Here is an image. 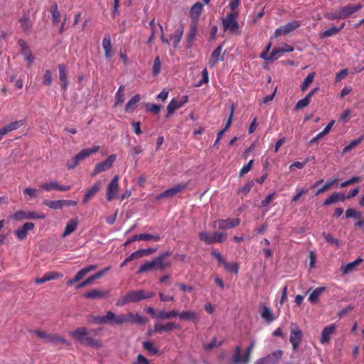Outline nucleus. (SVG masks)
I'll list each match as a JSON object with an SVG mask.
<instances>
[{"instance_id": "obj_1", "label": "nucleus", "mask_w": 364, "mask_h": 364, "mask_svg": "<svg viewBox=\"0 0 364 364\" xmlns=\"http://www.w3.org/2000/svg\"><path fill=\"white\" fill-rule=\"evenodd\" d=\"M147 321L146 318L139 314L129 312L116 315L113 311H108L105 316H94L89 320V322L97 325H117L122 326L125 323L142 324Z\"/></svg>"}, {"instance_id": "obj_2", "label": "nucleus", "mask_w": 364, "mask_h": 364, "mask_svg": "<svg viewBox=\"0 0 364 364\" xmlns=\"http://www.w3.org/2000/svg\"><path fill=\"white\" fill-rule=\"evenodd\" d=\"M70 336L78 341L82 345L99 348L102 346L100 341L88 336V330L86 327H80L70 332Z\"/></svg>"}, {"instance_id": "obj_3", "label": "nucleus", "mask_w": 364, "mask_h": 364, "mask_svg": "<svg viewBox=\"0 0 364 364\" xmlns=\"http://www.w3.org/2000/svg\"><path fill=\"white\" fill-rule=\"evenodd\" d=\"M33 333L37 337L42 338L45 343H50L53 346L60 343L70 345V343L59 334L46 333V332L40 330H35Z\"/></svg>"}, {"instance_id": "obj_4", "label": "nucleus", "mask_w": 364, "mask_h": 364, "mask_svg": "<svg viewBox=\"0 0 364 364\" xmlns=\"http://www.w3.org/2000/svg\"><path fill=\"white\" fill-rule=\"evenodd\" d=\"M238 12H230L222 19V25L224 31H228L231 33H236L239 29L237 21Z\"/></svg>"}, {"instance_id": "obj_5", "label": "nucleus", "mask_w": 364, "mask_h": 364, "mask_svg": "<svg viewBox=\"0 0 364 364\" xmlns=\"http://www.w3.org/2000/svg\"><path fill=\"white\" fill-rule=\"evenodd\" d=\"M46 215L36 211L17 210L9 217L10 219L21 221L23 220L44 219Z\"/></svg>"}, {"instance_id": "obj_6", "label": "nucleus", "mask_w": 364, "mask_h": 364, "mask_svg": "<svg viewBox=\"0 0 364 364\" xmlns=\"http://www.w3.org/2000/svg\"><path fill=\"white\" fill-rule=\"evenodd\" d=\"M128 296V300L130 303H136L141 300L148 299L153 298L155 296V293L153 291H146L144 289L132 290L127 293Z\"/></svg>"}, {"instance_id": "obj_7", "label": "nucleus", "mask_w": 364, "mask_h": 364, "mask_svg": "<svg viewBox=\"0 0 364 364\" xmlns=\"http://www.w3.org/2000/svg\"><path fill=\"white\" fill-rule=\"evenodd\" d=\"M116 159L117 155L111 154L110 156H108V158L106 160L97 164L95 166V168L90 173V176L95 177L96 175L110 169L112 167L113 164L114 163Z\"/></svg>"}, {"instance_id": "obj_8", "label": "nucleus", "mask_w": 364, "mask_h": 364, "mask_svg": "<svg viewBox=\"0 0 364 364\" xmlns=\"http://www.w3.org/2000/svg\"><path fill=\"white\" fill-rule=\"evenodd\" d=\"M284 351L282 350H277L267 356L258 359L255 364H278L282 359Z\"/></svg>"}, {"instance_id": "obj_9", "label": "nucleus", "mask_w": 364, "mask_h": 364, "mask_svg": "<svg viewBox=\"0 0 364 364\" xmlns=\"http://www.w3.org/2000/svg\"><path fill=\"white\" fill-rule=\"evenodd\" d=\"M241 220L239 218H227L214 221L211 225L215 228H216V224H218V229L224 230L238 226Z\"/></svg>"}, {"instance_id": "obj_10", "label": "nucleus", "mask_w": 364, "mask_h": 364, "mask_svg": "<svg viewBox=\"0 0 364 364\" xmlns=\"http://www.w3.org/2000/svg\"><path fill=\"white\" fill-rule=\"evenodd\" d=\"M188 187L187 183H181L177 185H175L171 188H168L164 191L163 193H160L159 196H156V200H160L165 198H172L176 194L182 192L183 191L186 190Z\"/></svg>"}, {"instance_id": "obj_11", "label": "nucleus", "mask_w": 364, "mask_h": 364, "mask_svg": "<svg viewBox=\"0 0 364 364\" xmlns=\"http://www.w3.org/2000/svg\"><path fill=\"white\" fill-rule=\"evenodd\" d=\"M301 25V23L299 21H292L291 22L277 28L274 32V37L277 38L281 35H287L299 28Z\"/></svg>"}, {"instance_id": "obj_12", "label": "nucleus", "mask_w": 364, "mask_h": 364, "mask_svg": "<svg viewBox=\"0 0 364 364\" xmlns=\"http://www.w3.org/2000/svg\"><path fill=\"white\" fill-rule=\"evenodd\" d=\"M171 254V252L170 251H167L161 254L158 257H154L153 259L155 263L156 268L164 270L170 267L172 263L170 259H167L166 258L170 256Z\"/></svg>"}, {"instance_id": "obj_13", "label": "nucleus", "mask_w": 364, "mask_h": 364, "mask_svg": "<svg viewBox=\"0 0 364 364\" xmlns=\"http://www.w3.org/2000/svg\"><path fill=\"white\" fill-rule=\"evenodd\" d=\"M119 191V177L115 176L107 188L106 197L108 201L112 200Z\"/></svg>"}, {"instance_id": "obj_14", "label": "nucleus", "mask_w": 364, "mask_h": 364, "mask_svg": "<svg viewBox=\"0 0 364 364\" xmlns=\"http://www.w3.org/2000/svg\"><path fill=\"white\" fill-rule=\"evenodd\" d=\"M41 188L46 191H50L52 190H56L59 191H68L70 190L71 187L70 186L60 185L57 181H52L47 183H42L40 184Z\"/></svg>"}, {"instance_id": "obj_15", "label": "nucleus", "mask_w": 364, "mask_h": 364, "mask_svg": "<svg viewBox=\"0 0 364 364\" xmlns=\"http://www.w3.org/2000/svg\"><path fill=\"white\" fill-rule=\"evenodd\" d=\"M97 266L95 264L89 265L82 269H80L77 273L75 274V276L71 279L67 281V285L68 286H72L75 283L79 282L81 280L87 273L90 272L97 269Z\"/></svg>"}, {"instance_id": "obj_16", "label": "nucleus", "mask_w": 364, "mask_h": 364, "mask_svg": "<svg viewBox=\"0 0 364 364\" xmlns=\"http://www.w3.org/2000/svg\"><path fill=\"white\" fill-rule=\"evenodd\" d=\"M187 96L183 97V99H181V100L173 99L167 106V115L166 117L168 118L176 109L183 106L187 102Z\"/></svg>"}, {"instance_id": "obj_17", "label": "nucleus", "mask_w": 364, "mask_h": 364, "mask_svg": "<svg viewBox=\"0 0 364 364\" xmlns=\"http://www.w3.org/2000/svg\"><path fill=\"white\" fill-rule=\"evenodd\" d=\"M336 328L335 324L326 326L321 332L320 343L323 345L328 344L332 335L335 333Z\"/></svg>"}, {"instance_id": "obj_18", "label": "nucleus", "mask_w": 364, "mask_h": 364, "mask_svg": "<svg viewBox=\"0 0 364 364\" xmlns=\"http://www.w3.org/2000/svg\"><path fill=\"white\" fill-rule=\"evenodd\" d=\"M363 8L361 4H348L340 9V12L343 19L347 18L353 14L357 12Z\"/></svg>"}, {"instance_id": "obj_19", "label": "nucleus", "mask_w": 364, "mask_h": 364, "mask_svg": "<svg viewBox=\"0 0 364 364\" xmlns=\"http://www.w3.org/2000/svg\"><path fill=\"white\" fill-rule=\"evenodd\" d=\"M58 71L60 88L61 90L65 92L68 87V72L65 65L64 64H60L58 65Z\"/></svg>"}, {"instance_id": "obj_20", "label": "nucleus", "mask_w": 364, "mask_h": 364, "mask_svg": "<svg viewBox=\"0 0 364 364\" xmlns=\"http://www.w3.org/2000/svg\"><path fill=\"white\" fill-rule=\"evenodd\" d=\"M181 326L175 322H168L165 324L156 323L154 326V331L156 333L171 332L175 329H180Z\"/></svg>"}, {"instance_id": "obj_21", "label": "nucleus", "mask_w": 364, "mask_h": 364, "mask_svg": "<svg viewBox=\"0 0 364 364\" xmlns=\"http://www.w3.org/2000/svg\"><path fill=\"white\" fill-rule=\"evenodd\" d=\"M34 227V223L31 222L26 223L22 227L15 230V235L19 240H23L26 237L28 232L33 230Z\"/></svg>"}, {"instance_id": "obj_22", "label": "nucleus", "mask_w": 364, "mask_h": 364, "mask_svg": "<svg viewBox=\"0 0 364 364\" xmlns=\"http://www.w3.org/2000/svg\"><path fill=\"white\" fill-rule=\"evenodd\" d=\"M302 338V332L298 328L291 329V333L289 337V341L292 345L294 350H296L300 344Z\"/></svg>"}, {"instance_id": "obj_23", "label": "nucleus", "mask_w": 364, "mask_h": 364, "mask_svg": "<svg viewBox=\"0 0 364 364\" xmlns=\"http://www.w3.org/2000/svg\"><path fill=\"white\" fill-rule=\"evenodd\" d=\"M294 50V47L292 46H290L287 43H285L283 47H279V48H274L269 56V59L270 60H274L277 59L279 57H280V54L285 53V52H292Z\"/></svg>"}, {"instance_id": "obj_24", "label": "nucleus", "mask_w": 364, "mask_h": 364, "mask_svg": "<svg viewBox=\"0 0 364 364\" xmlns=\"http://www.w3.org/2000/svg\"><path fill=\"white\" fill-rule=\"evenodd\" d=\"M178 316L181 320L189 321L195 323H197L200 319L199 314L194 311H183L178 314Z\"/></svg>"}, {"instance_id": "obj_25", "label": "nucleus", "mask_w": 364, "mask_h": 364, "mask_svg": "<svg viewBox=\"0 0 364 364\" xmlns=\"http://www.w3.org/2000/svg\"><path fill=\"white\" fill-rule=\"evenodd\" d=\"M223 45L218 46L211 53L209 65L210 67L216 65L220 60H224V55L222 54Z\"/></svg>"}, {"instance_id": "obj_26", "label": "nucleus", "mask_w": 364, "mask_h": 364, "mask_svg": "<svg viewBox=\"0 0 364 364\" xmlns=\"http://www.w3.org/2000/svg\"><path fill=\"white\" fill-rule=\"evenodd\" d=\"M101 187L102 182L100 181H97L94 183V185L91 188H90L84 195L82 203H87L100 190Z\"/></svg>"}, {"instance_id": "obj_27", "label": "nucleus", "mask_w": 364, "mask_h": 364, "mask_svg": "<svg viewBox=\"0 0 364 364\" xmlns=\"http://www.w3.org/2000/svg\"><path fill=\"white\" fill-rule=\"evenodd\" d=\"M318 90H319L318 87L314 88L313 90H311L309 92V93L304 98L299 100L295 105V107H294L295 110L301 109L306 107V106H308L309 104L310 103L312 96L316 92H317L318 91Z\"/></svg>"}, {"instance_id": "obj_28", "label": "nucleus", "mask_w": 364, "mask_h": 364, "mask_svg": "<svg viewBox=\"0 0 364 364\" xmlns=\"http://www.w3.org/2000/svg\"><path fill=\"white\" fill-rule=\"evenodd\" d=\"M344 200L345 195L343 193L334 192L323 201V205L328 206L338 201L343 202Z\"/></svg>"}, {"instance_id": "obj_29", "label": "nucleus", "mask_w": 364, "mask_h": 364, "mask_svg": "<svg viewBox=\"0 0 364 364\" xmlns=\"http://www.w3.org/2000/svg\"><path fill=\"white\" fill-rule=\"evenodd\" d=\"M100 149V146H94L91 148L83 149L76 154V159H79L80 161H82L89 157L91 154L97 153Z\"/></svg>"}, {"instance_id": "obj_30", "label": "nucleus", "mask_w": 364, "mask_h": 364, "mask_svg": "<svg viewBox=\"0 0 364 364\" xmlns=\"http://www.w3.org/2000/svg\"><path fill=\"white\" fill-rule=\"evenodd\" d=\"M334 123L335 121L331 120L321 132H319L316 136H314L309 141V144L310 145L314 144L318 141L324 137L326 134H328L330 132L331 129H332V127L333 126Z\"/></svg>"}, {"instance_id": "obj_31", "label": "nucleus", "mask_w": 364, "mask_h": 364, "mask_svg": "<svg viewBox=\"0 0 364 364\" xmlns=\"http://www.w3.org/2000/svg\"><path fill=\"white\" fill-rule=\"evenodd\" d=\"M203 5L200 2H197L192 6L190 10V16L193 21H198L201 14Z\"/></svg>"}, {"instance_id": "obj_32", "label": "nucleus", "mask_w": 364, "mask_h": 364, "mask_svg": "<svg viewBox=\"0 0 364 364\" xmlns=\"http://www.w3.org/2000/svg\"><path fill=\"white\" fill-rule=\"evenodd\" d=\"M102 47L105 50V58H109L113 54L110 36H107L103 38Z\"/></svg>"}, {"instance_id": "obj_33", "label": "nucleus", "mask_w": 364, "mask_h": 364, "mask_svg": "<svg viewBox=\"0 0 364 364\" xmlns=\"http://www.w3.org/2000/svg\"><path fill=\"white\" fill-rule=\"evenodd\" d=\"M25 123H26V120L25 119L17 120V121L12 122L11 123L5 125L2 128L4 129L5 132L6 134H8L10 132H12V131L18 129V128H20L21 127L24 125Z\"/></svg>"}, {"instance_id": "obj_34", "label": "nucleus", "mask_w": 364, "mask_h": 364, "mask_svg": "<svg viewBox=\"0 0 364 364\" xmlns=\"http://www.w3.org/2000/svg\"><path fill=\"white\" fill-rule=\"evenodd\" d=\"M50 12L51 14L52 23L57 25L60 21V14L58 10V4L55 2L50 6Z\"/></svg>"}, {"instance_id": "obj_35", "label": "nucleus", "mask_w": 364, "mask_h": 364, "mask_svg": "<svg viewBox=\"0 0 364 364\" xmlns=\"http://www.w3.org/2000/svg\"><path fill=\"white\" fill-rule=\"evenodd\" d=\"M326 287H321L315 289L309 295V301L311 304H316L318 301L319 296L325 291Z\"/></svg>"}, {"instance_id": "obj_36", "label": "nucleus", "mask_w": 364, "mask_h": 364, "mask_svg": "<svg viewBox=\"0 0 364 364\" xmlns=\"http://www.w3.org/2000/svg\"><path fill=\"white\" fill-rule=\"evenodd\" d=\"M78 223L77 219H71L66 224L63 237H66L73 233L77 228Z\"/></svg>"}, {"instance_id": "obj_37", "label": "nucleus", "mask_w": 364, "mask_h": 364, "mask_svg": "<svg viewBox=\"0 0 364 364\" xmlns=\"http://www.w3.org/2000/svg\"><path fill=\"white\" fill-rule=\"evenodd\" d=\"M363 262L361 258H358L352 262H349L345 266H342L341 271L343 274H348L355 270V267Z\"/></svg>"}, {"instance_id": "obj_38", "label": "nucleus", "mask_w": 364, "mask_h": 364, "mask_svg": "<svg viewBox=\"0 0 364 364\" xmlns=\"http://www.w3.org/2000/svg\"><path fill=\"white\" fill-rule=\"evenodd\" d=\"M23 31L26 33H29L31 29L30 24V16L28 13L23 14V16L19 19Z\"/></svg>"}, {"instance_id": "obj_39", "label": "nucleus", "mask_w": 364, "mask_h": 364, "mask_svg": "<svg viewBox=\"0 0 364 364\" xmlns=\"http://www.w3.org/2000/svg\"><path fill=\"white\" fill-rule=\"evenodd\" d=\"M262 318L268 323H271L274 320L272 311L267 306H264L261 311Z\"/></svg>"}, {"instance_id": "obj_40", "label": "nucleus", "mask_w": 364, "mask_h": 364, "mask_svg": "<svg viewBox=\"0 0 364 364\" xmlns=\"http://www.w3.org/2000/svg\"><path fill=\"white\" fill-rule=\"evenodd\" d=\"M106 293L99 289H92L84 294L86 299H100L105 296Z\"/></svg>"}, {"instance_id": "obj_41", "label": "nucleus", "mask_w": 364, "mask_h": 364, "mask_svg": "<svg viewBox=\"0 0 364 364\" xmlns=\"http://www.w3.org/2000/svg\"><path fill=\"white\" fill-rule=\"evenodd\" d=\"M178 313L176 310H172L170 311H158V317L159 319L161 320H166L169 319L173 317L178 316Z\"/></svg>"}, {"instance_id": "obj_42", "label": "nucleus", "mask_w": 364, "mask_h": 364, "mask_svg": "<svg viewBox=\"0 0 364 364\" xmlns=\"http://www.w3.org/2000/svg\"><path fill=\"white\" fill-rule=\"evenodd\" d=\"M43 203V205H46L53 210H58V209L63 208L62 200H44Z\"/></svg>"}, {"instance_id": "obj_43", "label": "nucleus", "mask_w": 364, "mask_h": 364, "mask_svg": "<svg viewBox=\"0 0 364 364\" xmlns=\"http://www.w3.org/2000/svg\"><path fill=\"white\" fill-rule=\"evenodd\" d=\"M338 181V178H333V179H330V180H328L326 183L322 186L320 188H318L317 190V191L316 192L315 195L316 196H318L322 193H324L326 191H327L328 190H329L331 186L336 183V182Z\"/></svg>"}, {"instance_id": "obj_44", "label": "nucleus", "mask_w": 364, "mask_h": 364, "mask_svg": "<svg viewBox=\"0 0 364 364\" xmlns=\"http://www.w3.org/2000/svg\"><path fill=\"white\" fill-rule=\"evenodd\" d=\"M199 239L204 242L205 244L210 245L215 243L213 233L210 234L206 232H200L198 235Z\"/></svg>"}, {"instance_id": "obj_45", "label": "nucleus", "mask_w": 364, "mask_h": 364, "mask_svg": "<svg viewBox=\"0 0 364 364\" xmlns=\"http://www.w3.org/2000/svg\"><path fill=\"white\" fill-rule=\"evenodd\" d=\"M155 268H156L155 263L154 262V259H152L150 262H146L144 264H143L142 265H141L139 269L136 272V274H141L143 272L153 270Z\"/></svg>"}, {"instance_id": "obj_46", "label": "nucleus", "mask_w": 364, "mask_h": 364, "mask_svg": "<svg viewBox=\"0 0 364 364\" xmlns=\"http://www.w3.org/2000/svg\"><path fill=\"white\" fill-rule=\"evenodd\" d=\"M141 97L139 95H135L133 96L127 103L125 106L126 112H129L135 108L136 104L139 102Z\"/></svg>"}, {"instance_id": "obj_47", "label": "nucleus", "mask_w": 364, "mask_h": 364, "mask_svg": "<svg viewBox=\"0 0 364 364\" xmlns=\"http://www.w3.org/2000/svg\"><path fill=\"white\" fill-rule=\"evenodd\" d=\"M364 139V135L360 136L358 139L352 141L348 145L343 149V154L349 152L351 149L357 146Z\"/></svg>"}, {"instance_id": "obj_48", "label": "nucleus", "mask_w": 364, "mask_h": 364, "mask_svg": "<svg viewBox=\"0 0 364 364\" xmlns=\"http://www.w3.org/2000/svg\"><path fill=\"white\" fill-rule=\"evenodd\" d=\"M143 348L147 350L151 355H156L159 353V349L156 348L154 343L151 341H144L143 343Z\"/></svg>"}, {"instance_id": "obj_49", "label": "nucleus", "mask_w": 364, "mask_h": 364, "mask_svg": "<svg viewBox=\"0 0 364 364\" xmlns=\"http://www.w3.org/2000/svg\"><path fill=\"white\" fill-rule=\"evenodd\" d=\"M183 36V30L177 29L174 31L173 34L171 36V39L173 41V47L176 48L180 43Z\"/></svg>"}, {"instance_id": "obj_50", "label": "nucleus", "mask_w": 364, "mask_h": 364, "mask_svg": "<svg viewBox=\"0 0 364 364\" xmlns=\"http://www.w3.org/2000/svg\"><path fill=\"white\" fill-rule=\"evenodd\" d=\"M314 75V73H309L307 77L304 80L301 86V90L302 91L306 90L309 85L313 82Z\"/></svg>"}, {"instance_id": "obj_51", "label": "nucleus", "mask_w": 364, "mask_h": 364, "mask_svg": "<svg viewBox=\"0 0 364 364\" xmlns=\"http://www.w3.org/2000/svg\"><path fill=\"white\" fill-rule=\"evenodd\" d=\"M124 86H119L116 95H115V105L121 104L124 102Z\"/></svg>"}, {"instance_id": "obj_52", "label": "nucleus", "mask_w": 364, "mask_h": 364, "mask_svg": "<svg viewBox=\"0 0 364 364\" xmlns=\"http://www.w3.org/2000/svg\"><path fill=\"white\" fill-rule=\"evenodd\" d=\"M322 236L328 244H330L331 245H335L337 247L339 245L338 240L334 238L331 234L327 233L326 232H323Z\"/></svg>"}, {"instance_id": "obj_53", "label": "nucleus", "mask_w": 364, "mask_h": 364, "mask_svg": "<svg viewBox=\"0 0 364 364\" xmlns=\"http://www.w3.org/2000/svg\"><path fill=\"white\" fill-rule=\"evenodd\" d=\"M241 348L240 346H236L235 353L233 355V361L235 364H244V356L240 355Z\"/></svg>"}, {"instance_id": "obj_54", "label": "nucleus", "mask_w": 364, "mask_h": 364, "mask_svg": "<svg viewBox=\"0 0 364 364\" xmlns=\"http://www.w3.org/2000/svg\"><path fill=\"white\" fill-rule=\"evenodd\" d=\"M197 33V22L196 21H192L190 29L188 32V41L189 42H191L193 41Z\"/></svg>"}, {"instance_id": "obj_55", "label": "nucleus", "mask_w": 364, "mask_h": 364, "mask_svg": "<svg viewBox=\"0 0 364 364\" xmlns=\"http://www.w3.org/2000/svg\"><path fill=\"white\" fill-rule=\"evenodd\" d=\"M42 83L46 86L52 85V74L50 70H46L43 75Z\"/></svg>"}, {"instance_id": "obj_56", "label": "nucleus", "mask_w": 364, "mask_h": 364, "mask_svg": "<svg viewBox=\"0 0 364 364\" xmlns=\"http://www.w3.org/2000/svg\"><path fill=\"white\" fill-rule=\"evenodd\" d=\"M138 237L139 238V240H153L154 241H159L160 240L161 237L159 235H153L149 233H142L138 235Z\"/></svg>"}, {"instance_id": "obj_57", "label": "nucleus", "mask_w": 364, "mask_h": 364, "mask_svg": "<svg viewBox=\"0 0 364 364\" xmlns=\"http://www.w3.org/2000/svg\"><path fill=\"white\" fill-rule=\"evenodd\" d=\"M338 33H339V29H337V27H336V26H333L331 28L323 31L321 34V38H326L336 35Z\"/></svg>"}, {"instance_id": "obj_58", "label": "nucleus", "mask_w": 364, "mask_h": 364, "mask_svg": "<svg viewBox=\"0 0 364 364\" xmlns=\"http://www.w3.org/2000/svg\"><path fill=\"white\" fill-rule=\"evenodd\" d=\"M161 68V64L159 57H156L154 59V65L152 68V73L154 75H158L160 73Z\"/></svg>"}, {"instance_id": "obj_59", "label": "nucleus", "mask_w": 364, "mask_h": 364, "mask_svg": "<svg viewBox=\"0 0 364 364\" xmlns=\"http://www.w3.org/2000/svg\"><path fill=\"white\" fill-rule=\"evenodd\" d=\"M254 181H248L243 187L239 189L238 193H242L245 196L247 195L254 186Z\"/></svg>"}, {"instance_id": "obj_60", "label": "nucleus", "mask_w": 364, "mask_h": 364, "mask_svg": "<svg viewBox=\"0 0 364 364\" xmlns=\"http://www.w3.org/2000/svg\"><path fill=\"white\" fill-rule=\"evenodd\" d=\"M223 341L218 343L217 338L214 337L211 339L209 343L204 345V349L205 350H211L215 347L220 346L223 344Z\"/></svg>"}, {"instance_id": "obj_61", "label": "nucleus", "mask_w": 364, "mask_h": 364, "mask_svg": "<svg viewBox=\"0 0 364 364\" xmlns=\"http://www.w3.org/2000/svg\"><path fill=\"white\" fill-rule=\"evenodd\" d=\"M223 266H224L225 269L228 272H234L235 274L238 273L239 265L236 262H235L233 264H229L225 262L224 263Z\"/></svg>"}, {"instance_id": "obj_62", "label": "nucleus", "mask_w": 364, "mask_h": 364, "mask_svg": "<svg viewBox=\"0 0 364 364\" xmlns=\"http://www.w3.org/2000/svg\"><path fill=\"white\" fill-rule=\"evenodd\" d=\"M201 75H202V79L198 81L197 82V84L196 85V87H200L201 86L203 83H208V81H209V78H208V70L207 68H204L202 71H201Z\"/></svg>"}, {"instance_id": "obj_63", "label": "nucleus", "mask_w": 364, "mask_h": 364, "mask_svg": "<svg viewBox=\"0 0 364 364\" xmlns=\"http://www.w3.org/2000/svg\"><path fill=\"white\" fill-rule=\"evenodd\" d=\"M346 217L348 218H354L358 219L361 217V213L356 211L355 209L348 208L346 211Z\"/></svg>"}, {"instance_id": "obj_64", "label": "nucleus", "mask_w": 364, "mask_h": 364, "mask_svg": "<svg viewBox=\"0 0 364 364\" xmlns=\"http://www.w3.org/2000/svg\"><path fill=\"white\" fill-rule=\"evenodd\" d=\"M213 237H214L215 243V242L221 243L226 240L227 234L223 233V232H214Z\"/></svg>"}]
</instances>
